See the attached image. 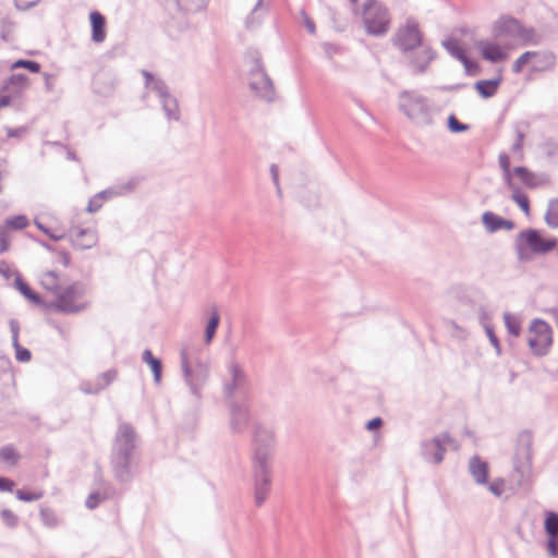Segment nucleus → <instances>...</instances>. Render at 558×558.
<instances>
[{"label":"nucleus","mask_w":558,"mask_h":558,"mask_svg":"<svg viewBox=\"0 0 558 558\" xmlns=\"http://www.w3.org/2000/svg\"><path fill=\"white\" fill-rule=\"evenodd\" d=\"M488 489L489 492L499 497L502 495L504 490H505V482L504 480H495L494 482H492L488 486Z\"/></svg>","instance_id":"603ef678"},{"label":"nucleus","mask_w":558,"mask_h":558,"mask_svg":"<svg viewBox=\"0 0 558 558\" xmlns=\"http://www.w3.org/2000/svg\"><path fill=\"white\" fill-rule=\"evenodd\" d=\"M383 425V420L380 417H374L367 422L366 428L368 430H374L379 428Z\"/></svg>","instance_id":"e2e57ef3"},{"label":"nucleus","mask_w":558,"mask_h":558,"mask_svg":"<svg viewBox=\"0 0 558 558\" xmlns=\"http://www.w3.org/2000/svg\"><path fill=\"white\" fill-rule=\"evenodd\" d=\"M106 498H108L107 493H104V494H101L99 492L92 493L86 499V507L89 509H95L98 506V504L101 500H105Z\"/></svg>","instance_id":"de8ad7c7"},{"label":"nucleus","mask_w":558,"mask_h":558,"mask_svg":"<svg viewBox=\"0 0 558 558\" xmlns=\"http://www.w3.org/2000/svg\"><path fill=\"white\" fill-rule=\"evenodd\" d=\"M475 47L480 50L484 60L492 63L501 62L508 59L509 51L513 49V45L505 44L499 39H481L475 43Z\"/></svg>","instance_id":"ddd939ff"},{"label":"nucleus","mask_w":558,"mask_h":558,"mask_svg":"<svg viewBox=\"0 0 558 558\" xmlns=\"http://www.w3.org/2000/svg\"><path fill=\"white\" fill-rule=\"evenodd\" d=\"M9 326L12 333V344H16V342H19L20 325L17 320L10 319Z\"/></svg>","instance_id":"5fc2aeb1"},{"label":"nucleus","mask_w":558,"mask_h":558,"mask_svg":"<svg viewBox=\"0 0 558 558\" xmlns=\"http://www.w3.org/2000/svg\"><path fill=\"white\" fill-rule=\"evenodd\" d=\"M180 359L185 383L191 392L199 398L201 390L208 378V365L198 359L197 350L193 347L182 348Z\"/></svg>","instance_id":"20e7f679"},{"label":"nucleus","mask_w":558,"mask_h":558,"mask_svg":"<svg viewBox=\"0 0 558 558\" xmlns=\"http://www.w3.org/2000/svg\"><path fill=\"white\" fill-rule=\"evenodd\" d=\"M10 83L24 87L27 83V77L24 74H13L10 77Z\"/></svg>","instance_id":"13d9d810"},{"label":"nucleus","mask_w":558,"mask_h":558,"mask_svg":"<svg viewBox=\"0 0 558 558\" xmlns=\"http://www.w3.org/2000/svg\"><path fill=\"white\" fill-rule=\"evenodd\" d=\"M408 53L409 65L416 73H423L435 58V52L425 43Z\"/></svg>","instance_id":"dca6fc26"},{"label":"nucleus","mask_w":558,"mask_h":558,"mask_svg":"<svg viewBox=\"0 0 558 558\" xmlns=\"http://www.w3.org/2000/svg\"><path fill=\"white\" fill-rule=\"evenodd\" d=\"M524 454H525V458L527 460V463H526V466L525 465H522V466H515V469L518 471H520L522 474H524L525 471H529L530 470V459H531V452H530V449L529 448H525L524 449Z\"/></svg>","instance_id":"69168bd1"},{"label":"nucleus","mask_w":558,"mask_h":558,"mask_svg":"<svg viewBox=\"0 0 558 558\" xmlns=\"http://www.w3.org/2000/svg\"><path fill=\"white\" fill-rule=\"evenodd\" d=\"M72 245L78 250H89L98 242V235L95 229L72 227L69 231Z\"/></svg>","instance_id":"f3484780"},{"label":"nucleus","mask_w":558,"mask_h":558,"mask_svg":"<svg viewBox=\"0 0 558 558\" xmlns=\"http://www.w3.org/2000/svg\"><path fill=\"white\" fill-rule=\"evenodd\" d=\"M362 21L367 34L385 35L390 27L388 9L378 0H366L362 5Z\"/></svg>","instance_id":"423d86ee"},{"label":"nucleus","mask_w":558,"mask_h":558,"mask_svg":"<svg viewBox=\"0 0 558 558\" xmlns=\"http://www.w3.org/2000/svg\"><path fill=\"white\" fill-rule=\"evenodd\" d=\"M2 226L7 227L9 231L10 229L22 230L28 226V219L24 215L14 216L8 218Z\"/></svg>","instance_id":"a19ab883"},{"label":"nucleus","mask_w":558,"mask_h":558,"mask_svg":"<svg viewBox=\"0 0 558 558\" xmlns=\"http://www.w3.org/2000/svg\"><path fill=\"white\" fill-rule=\"evenodd\" d=\"M5 130H7L8 137H20L21 135H23L26 132V129L23 126L17 128V129L7 128Z\"/></svg>","instance_id":"680f3d73"},{"label":"nucleus","mask_w":558,"mask_h":558,"mask_svg":"<svg viewBox=\"0 0 558 558\" xmlns=\"http://www.w3.org/2000/svg\"><path fill=\"white\" fill-rule=\"evenodd\" d=\"M507 187L512 192L511 198L512 201L526 214L530 213V202L527 196L520 191V189L511 182V184H506Z\"/></svg>","instance_id":"7c9ffc66"},{"label":"nucleus","mask_w":558,"mask_h":558,"mask_svg":"<svg viewBox=\"0 0 558 558\" xmlns=\"http://www.w3.org/2000/svg\"><path fill=\"white\" fill-rule=\"evenodd\" d=\"M399 110L416 125H429L433 122L428 99L414 90H403L398 96Z\"/></svg>","instance_id":"39448f33"},{"label":"nucleus","mask_w":558,"mask_h":558,"mask_svg":"<svg viewBox=\"0 0 558 558\" xmlns=\"http://www.w3.org/2000/svg\"><path fill=\"white\" fill-rule=\"evenodd\" d=\"M142 74L145 77L146 88L154 92L160 99L163 112L168 120L178 121L180 118L178 101L169 94L166 83L160 78L154 77L153 74L146 70L142 71Z\"/></svg>","instance_id":"1a4fd4ad"},{"label":"nucleus","mask_w":558,"mask_h":558,"mask_svg":"<svg viewBox=\"0 0 558 558\" xmlns=\"http://www.w3.org/2000/svg\"><path fill=\"white\" fill-rule=\"evenodd\" d=\"M117 378V371L109 369L99 374L94 380L84 381L81 390L87 395H97L106 389Z\"/></svg>","instance_id":"aec40b11"},{"label":"nucleus","mask_w":558,"mask_h":558,"mask_svg":"<svg viewBox=\"0 0 558 558\" xmlns=\"http://www.w3.org/2000/svg\"><path fill=\"white\" fill-rule=\"evenodd\" d=\"M446 446L458 449L457 442L450 435L444 433L432 439L424 440L421 445L422 454L427 462L439 464L444 460Z\"/></svg>","instance_id":"f8f14e48"},{"label":"nucleus","mask_w":558,"mask_h":558,"mask_svg":"<svg viewBox=\"0 0 558 558\" xmlns=\"http://www.w3.org/2000/svg\"><path fill=\"white\" fill-rule=\"evenodd\" d=\"M230 381L223 386V391L227 397H232L238 390H242L246 385V375L240 364L235 361L230 362L228 366Z\"/></svg>","instance_id":"6ab92c4d"},{"label":"nucleus","mask_w":558,"mask_h":558,"mask_svg":"<svg viewBox=\"0 0 558 558\" xmlns=\"http://www.w3.org/2000/svg\"><path fill=\"white\" fill-rule=\"evenodd\" d=\"M532 64V51H525L522 53L512 64V72L519 74L523 68L527 64Z\"/></svg>","instance_id":"37998d69"},{"label":"nucleus","mask_w":558,"mask_h":558,"mask_svg":"<svg viewBox=\"0 0 558 558\" xmlns=\"http://www.w3.org/2000/svg\"><path fill=\"white\" fill-rule=\"evenodd\" d=\"M482 222L488 232H496L500 229L512 230L514 222L504 219L492 211H485L482 216Z\"/></svg>","instance_id":"5701e85b"},{"label":"nucleus","mask_w":558,"mask_h":558,"mask_svg":"<svg viewBox=\"0 0 558 558\" xmlns=\"http://www.w3.org/2000/svg\"><path fill=\"white\" fill-rule=\"evenodd\" d=\"M248 85L259 98L268 102L275 99L276 90L274 83L259 60H256L250 70Z\"/></svg>","instance_id":"9d476101"},{"label":"nucleus","mask_w":558,"mask_h":558,"mask_svg":"<svg viewBox=\"0 0 558 558\" xmlns=\"http://www.w3.org/2000/svg\"><path fill=\"white\" fill-rule=\"evenodd\" d=\"M498 163L502 170V178H504L505 184H511V182H513V180H512L513 170L511 171V169H510L509 155L507 153H500L498 156Z\"/></svg>","instance_id":"f704fd0d"},{"label":"nucleus","mask_w":558,"mask_h":558,"mask_svg":"<svg viewBox=\"0 0 558 558\" xmlns=\"http://www.w3.org/2000/svg\"><path fill=\"white\" fill-rule=\"evenodd\" d=\"M301 15L303 17V24L308 33L315 34L316 27L314 21L304 11L301 12Z\"/></svg>","instance_id":"4d7b16f0"},{"label":"nucleus","mask_w":558,"mask_h":558,"mask_svg":"<svg viewBox=\"0 0 558 558\" xmlns=\"http://www.w3.org/2000/svg\"><path fill=\"white\" fill-rule=\"evenodd\" d=\"M493 36L505 44L515 46H537L541 43V35L532 27L523 26L517 19L511 16L499 17L492 27Z\"/></svg>","instance_id":"7ed1b4c3"},{"label":"nucleus","mask_w":558,"mask_h":558,"mask_svg":"<svg viewBox=\"0 0 558 558\" xmlns=\"http://www.w3.org/2000/svg\"><path fill=\"white\" fill-rule=\"evenodd\" d=\"M11 68L12 69L24 68L33 73H38L40 70V64L38 62L32 61V60H17L12 64Z\"/></svg>","instance_id":"a18cd8bd"},{"label":"nucleus","mask_w":558,"mask_h":558,"mask_svg":"<svg viewBox=\"0 0 558 558\" xmlns=\"http://www.w3.org/2000/svg\"><path fill=\"white\" fill-rule=\"evenodd\" d=\"M85 292L82 283H72L58 292L54 307L63 313H80L88 307V302L84 300Z\"/></svg>","instance_id":"6e6552de"},{"label":"nucleus","mask_w":558,"mask_h":558,"mask_svg":"<svg viewBox=\"0 0 558 558\" xmlns=\"http://www.w3.org/2000/svg\"><path fill=\"white\" fill-rule=\"evenodd\" d=\"M13 347L15 349V357L19 362L24 363L31 361L32 354L28 349L21 347L19 342L13 344Z\"/></svg>","instance_id":"8fccbe9b"},{"label":"nucleus","mask_w":558,"mask_h":558,"mask_svg":"<svg viewBox=\"0 0 558 558\" xmlns=\"http://www.w3.org/2000/svg\"><path fill=\"white\" fill-rule=\"evenodd\" d=\"M13 487H14L13 481L5 478V477H0V490L1 492H12Z\"/></svg>","instance_id":"bf43d9fd"},{"label":"nucleus","mask_w":558,"mask_h":558,"mask_svg":"<svg viewBox=\"0 0 558 558\" xmlns=\"http://www.w3.org/2000/svg\"><path fill=\"white\" fill-rule=\"evenodd\" d=\"M44 77H45V82H46V87L48 90H51L52 89V80H53V75L49 74V73H45L44 74Z\"/></svg>","instance_id":"338daca9"},{"label":"nucleus","mask_w":558,"mask_h":558,"mask_svg":"<svg viewBox=\"0 0 558 558\" xmlns=\"http://www.w3.org/2000/svg\"><path fill=\"white\" fill-rule=\"evenodd\" d=\"M551 329L549 325L541 319H534L529 329L527 343L536 355L547 353L551 344Z\"/></svg>","instance_id":"9b49d317"},{"label":"nucleus","mask_w":558,"mask_h":558,"mask_svg":"<svg viewBox=\"0 0 558 558\" xmlns=\"http://www.w3.org/2000/svg\"><path fill=\"white\" fill-rule=\"evenodd\" d=\"M209 0H177L180 10L186 13H196L206 8Z\"/></svg>","instance_id":"72a5a7b5"},{"label":"nucleus","mask_w":558,"mask_h":558,"mask_svg":"<svg viewBox=\"0 0 558 558\" xmlns=\"http://www.w3.org/2000/svg\"><path fill=\"white\" fill-rule=\"evenodd\" d=\"M544 531L546 534L545 549L550 558L558 557V513L545 512Z\"/></svg>","instance_id":"2eb2a0df"},{"label":"nucleus","mask_w":558,"mask_h":558,"mask_svg":"<svg viewBox=\"0 0 558 558\" xmlns=\"http://www.w3.org/2000/svg\"><path fill=\"white\" fill-rule=\"evenodd\" d=\"M442 45L453 58L461 61L465 68L469 66V59L465 54V51L457 39L445 40Z\"/></svg>","instance_id":"bb28decb"},{"label":"nucleus","mask_w":558,"mask_h":558,"mask_svg":"<svg viewBox=\"0 0 558 558\" xmlns=\"http://www.w3.org/2000/svg\"><path fill=\"white\" fill-rule=\"evenodd\" d=\"M11 234L7 227L0 226V254L7 252L10 246Z\"/></svg>","instance_id":"49530a36"},{"label":"nucleus","mask_w":558,"mask_h":558,"mask_svg":"<svg viewBox=\"0 0 558 558\" xmlns=\"http://www.w3.org/2000/svg\"><path fill=\"white\" fill-rule=\"evenodd\" d=\"M448 128L453 133L464 132L469 130V125L459 122L453 114L449 116L448 118Z\"/></svg>","instance_id":"09e8293b"},{"label":"nucleus","mask_w":558,"mask_h":558,"mask_svg":"<svg viewBox=\"0 0 558 558\" xmlns=\"http://www.w3.org/2000/svg\"><path fill=\"white\" fill-rule=\"evenodd\" d=\"M469 472L476 484L484 485L487 483L488 464L478 456H473L469 461Z\"/></svg>","instance_id":"b1692460"},{"label":"nucleus","mask_w":558,"mask_h":558,"mask_svg":"<svg viewBox=\"0 0 558 558\" xmlns=\"http://www.w3.org/2000/svg\"><path fill=\"white\" fill-rule=\"evenodd\" d=\"M512 175L519 178V180L527 187H535L538 184L535 173L531 172L525 167H515Z\"/></svg>","instance_id":"2f4dec72"},{"label":"nucleus","mask_w":558,"mask_h":558,"mask_svg":"<svg viewBox=\"0 0 558 558\" xmlns=\"http://www.w3.org/2000/svg\"><path fill=\"white\" fill-rule=\"evenodd\" d=\"M20 460V454L12 445H7L0 449V461L9 465H15Z\"/></svg>","instance_id":"e433bc0d"},{"label":"nucleus","mask_w":558,"mask_h":558,"mask_svg":"<svg viewBox=\"0 0 558 558\" xmlns=\"http://www.w3.org/2000/svg\"><path fill=\"white\" fill-rule=\"evenodd\" d=\"M137 182L138 181L136 179H131L125 184L116 185V186H112L105 191L99 192L93 198L89 199V203L87 206V211L96 213L97 210H99L102 206V197L105 196V194H110V196H119V195L126 194V193L133 191V189L136 186Z\"/></svg>","instance_id":"a211bd4d"},{"label":"nucleus","mask_w":558,"mask_h":558,"mask_svg":"<svg viewBox=\"0 0 558 558\" xmlns=\"http://www.w3.org/2000/svg\"><path fill=\"white\" fill-rule=\"evenodd\" d=\"M557 244L556 239L542 238L538 230L529 229L518 234L515 248L518 258L521 262L530 260L532 254H545L553 250Z\"/></svg>","instance_id":"0eeeda50"},{"label":"nucleus","mask_w":558,"mask_h":558,"mask_svg":"<svg viewBox=\"0 0 558 558\" xmlns=\"http://www.w3.org/2000/svg\"><path fill=\"white\" fill-rule=\"evenodd\" d=\"M40 0H14L19 10H27L35 7Z\"/></svg>","instance_id":"6e6d98bb"},{"label":"nucleus","mask_w":558,"mask_h":558,"mask_svg":"<svg viewBox=\"0 0 558 558\" xmlns=\"http://www.w3.org/2000/svg\"><path fill=\"white\" fill-rule=\"evenodd\" d=\"M39 514H40L41 522L46 526L51 529V527H56L58 525L59 520L53 510L48 509V508H41Z\"/></svg>","instance_id":"79ce46f5"},{"label":"nucleus","mask_w":558,"mask_h":558,"mask_svg":"<svg viewBox=\"0 0 558 558\" xmlns=\"http://www.w3.org/2000/svg\"><path fill=\"white\" fill-rule=\"evenodd\" d=\"M142 360L144 363L149 365L153 374H154V381L156 384H159L161 380V362L156 359L151 351L146 349L142 354Z\"/></svg>","instance_id":"c85d7f7f"},{"label":"nucleus","mask_w":558,"mask_h":558,"mask_svg":"<svg viewBox=\"0 0 558 558\" xmlns=\"http://www.w3.org/2000/svg\"><path fill=\"white\" fill-rule=\"evenodd\" d=\"M423 44L418 23L413 19H408L396 34V45L403 52H408Z\"/></svg>","instance_id":"4468645a"},{"label":"nucleus","mask_w":558,"mask_h":558,"mask_svg":"<svg viewBox=\"0 0 558 558\" xmlns=\"http://www.w3.org/2000/svg\"><path fill=\"white\" fill-rule=\"evenodd\" d=\"M504 320L508 332L514 337H518L521 331V324L519 318L511 313H505Z\"/></svg>","instance_id":"4c0bfd02"},{"label":"nucleus","mask_w":558,"mask_h":558,"mask_svg":"<svg viewBox=\"0 0 558 558\" xmlns=\"http://www.w3.org/2000/svg\"><path fill=\"white\" fill-rule=\"evenodd\" d=\"M276 450V435L271 427L258 425L252 439V472L254 480V500L262 506L271 488L272 458Z\"/></svg>","instance_id":"f257e3e1"},{"label":"nucleus","mask_w":558,"mask_h":558,"mask_svg":"<svg viewBox=\"0 0 558 558\" xmlns=\"http://www.w3.org/2000/svg\"><path fill=\"white\" fill-rule=\"evenodd\" d=\"M92 24V40L96 44H100L106 39V20L98 11H93L89 14Z\"/></svg>","instance_id":"a878e982"},{"label":"nucleus","mask_w":558,"mask_h":558,"mask_svg":"<svg viewBox=\"0 0 558 558\" xmlns=\"http://www.w3.org/2000/svg\"><path fill=\"white\" fill-rule=\"evenodd\" d=\"M250 421L247 407L233 403L230 408V426L233 433H242L246 429Z\"/></svg>","instance_id":"412c9836"},{"label":"nucleus","mask_w":558,"mask_h":558,"mask_svg":"<svg viewBox=\"0 0 558 558\" xmlns=\"http://www.w3.org/2000/svg\"><path fill=\"white\" fill-rule=\"evenodd\" d=\"M1 518L3 522L10 527H14L17 524V517L11 510H2Z\"/></svg>","instance_id":"3c124183"},{"label":"nucleus","mask_w":558,"mask_h":558,"mask_svg":"<svg viewBox=\"0 0 558 558\" xmlns=\"http://www.w3.org/2000/svg\"><path fill=\"white\" fill-rule=\"evenodd\" d=\"M220 323V316L218 311L215 308L213 310L209 320L206 325L205 332H204V343L206 345H209L213 342V339L217 332L218 326Z\"/></svg>","instance_id":"cd10ccee"},{"label":"nucleus","mask_w":558,"mask_h":558,"mask_svg":"<svg viewBox=\"0 0 558 558\" xmlns=\"http://www.w3.org/2000/svg\"><path fill=\"white\" fill-rule=\"evenodd\" d=\"M15 286L17 290L33 303H41L40 296L37 293L33 292L32 289L20 277L15 279Z\"/></svg>","instance_id":"58836bf2"},{"label":"nucleus","mask_w":558,"mask_h":558,"mask_svg":"<svg viewBox=\"0 0 558 558\" xmlns=\"http://www.w3.org/2000/svg\"><path fill=\"white\" fill-rule=\"evenodd\" d=\"M270 173H271L272 181L277 187L278 194H280L281 191H280V186H279V170L276 165L270 166Z\"/></svg>","instance_id":"052dcab7"},{"label":"nucleus","mask_w":558,"mask_h":558,"mask_svg":"<svg viewBox=\"0 0 558 558\" xmlns=\"http://www.w3.org/2000/svg\"><path fill=\"white\" fill-rule=\"evenodd\" d=\"M11 98L9 96H0V108L9 106Z\"/></svg>","instance_id":"774afa93"},{"label":"nucleus","mask_w":558,"mask_h":558,"mask_svg":"<svg viewBox=\"0 0 558 558\" xmlns=\"http://www.w3.org/2000/svg\"><path fill=\"white\" fill-rule=\"evenodd\" d=\"M136 434L128 423L118 427L111 453V469L114 477L120 482H129L133 476L135 463Z\"/></svg>","instance_id":"f03ea898"},{"label":"nucleus","mask_w":558,"mask_h":558,"mask_svg":"<svg viewBox=\"0 0 558 558\" xmlns=\"http://www.w3.org/2000/svg\"><path fill=\"white\" fill-rule=\"evenodd\" d=\"M555 64L556 56L551 51H532V72L551 71L555 68Z\"/></svg>","instance_id":"4be33fe9"},{"label":"nucleus","mask_w":558,"mask_h":558,"mask_svg":"<svg viewBox=\"0 0 558 558\" xmlns=\"http://www.w3.org/2000/svg\"><path fill=\"white\" fill-rule=\"evenodd\" d=\"M514 134H515V142L511 146V151L513 154H518L520 159L523 157L522 147H523V141L525 137V130L523 128V124H515L514 125Z\"/></svg>","instance_id":"c9c22d12"},{"label":"nucleus","mask_w":558,"mask_h":558,"mask_svg":"<svg viewBox=\"0 0 558 558\" xmlns=\"http://www.w3.org/2000/svg\"><path fill=\"white\" fill-rule=\"evenodd\" d=\"M545 221L550 228H558V199L551 201L548 204Z\"/></svg>","instance_id":"ea45409f"},{"label":"nucleus","mask_w":558,"mask_h":558,"mask_svg":"<svg viewBox=\"0 0 558 558\" xmlns=\"http://www.w3.org/2000/svg\"><path fill=\"white\" fill-rule=\"evenodd\" d=\"M485 330H486L487 337L489 339V342L496 349L497 354H500L501 349H500L499 340H498L497 336L495 335L493 328L490 326L486 325Z\"/></svg>","instance_id":"864d4df0"},{"label":"nucleus","mask_w":558,"mask_h":558,"mask_svg":"<svg viewBox=\"0 0 558 558\" xmlns=\"http://www.w3.org/2000/svg\"><path fill=\"white\" fill-rule=\"evenodd\" d=\"M40 283L46 290L51 291L56 295L61 290L59 287V277L57 272L52 270L46 271L41 275Z\"/></svg>","instance_id":"473e14b6"},{"label":"nucleus","mask_w":558,"mask_h":558,"mask_svg":"<svg viewBox=\"0 0 558 558\" xmlns=\"http://www.w3.org/2000/svg\"><path fill=\"white\" fill-rule=\"evenodd\" d=\"M15 496L19 500L21 501H25V502H31V501H35V500H39L44 497V492H25L23 489H17L15 492Z\"/></svg>","instance_id":"c03bdc74"},{"label":"nucleus","mask_w":558,"mask_h":558,"mask_svg":"<svg viewBox=\"0 0 558 558\" xmlns=\"http://www.w3.org/2000/svg\"><path fill=\"white\" fill-rule=\"evenodd\" d=\"M499 80H483L475 83V89L484 98L494 96L497 92Z\"/></svg>","instance_id":"c756f323"},{"label":"nucleus","mask_w":558,"mask_h":558,"mask_svg":"<svg viewBox=\"0 0 558 558\" xmlns=\"http://www.w3.org/2000/svg\"><path fill=\"white\" fill-rule=\"evenodd\" d=\"M35 225L41 230L44 231L46 234H48L51 239L56 240V241H59L63 238V235L61 234H52L49 232L48 229L45 228V226H43L38 220H35Z\"/></svg>","instance_id":"0e129e2a"},{"label":"nucleus","mask_w":558,"mask_h":558,"mask_svg":"<svg viewBox=\"0 0 558 558\" xmlns=\"http://www.w3.org/2000/svg\"><path fill=\"white\" fill-rule=\"evenodd\" d=\"M269 4L265 0H256L250 14L246 17V26L254 28L258 26L268 13Z\"/></svg>","instance_id":"393cba45"}]
</instances>
